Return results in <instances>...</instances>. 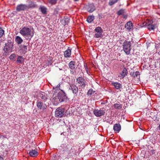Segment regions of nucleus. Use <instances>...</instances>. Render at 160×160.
<instances>
[{"label":"nucleus","instance_id":"nucleus-27","mask_svg":"<svg viewBox=\"0 0 160 160\" xmlns=\"http://www.w3.org/2000/svg\"><path fill=\"white\" fill-rule=\"evenodd\" d=\"M149 30H153L156 28V24H151L147 26Z\"/></svg>","mask_w":160,"mask_h":160},{"label":"nucleus","instance_id":"nucleus-29","mask_svg":"<svg viewBox=\"0 0 160 160\" xmlns=\"http://www.w3.org/2000/svg\"><path fill=\"white\" fill-rule=\"evenodd\" d=\"M57 1L58 0H48V2L52 5H55L57 3Z\"/></svg>","mask_w":160,"mask_h":160},{"label":"nucleus","instance_id":"nucleus-24","mask_svg":"<svg viewBox=\"0 0 160 160\" xmlns=\"http://www.w3.org/2000/svg\"><path fill=\"white\" fill-rule=\"evenodd\" d=\"M153 22V21L151 19H147L145 22L146 24L145 25H146L147 26L149 25L152 24Z\"/></svg>","mask_w":160,"mask_h":160},{"label":"nucleus","instance_id":"nucleus-30","mask_svg":"<svg viewBox=\"0 0 160 160\" xmlns=\"http://www.w3.org/2000/svg\"><path fill=\"white\" fill-rule=\"evenodd\" d=\"M95 30L96 32H100L101 33H102V28L100 27H97Z\"/></svg>","mask_w":160,"mask_h":160},{"label":"nucleus","instance_id":"nucleus-8","mask_svg":"<svg viewBox=\"0 0 160 160\" xmlns=\"http://www.w3.org/2000/svg\"><path fill=\"white\" fill-rule=\"evenodd\" d=\"M37 105L38 108L43 110H45L47 107L46 104L44 103L43 101L40 100L37 101Z\"/></svg>","mask_w":160,"mask_h":160},{"label":"nucleus","instance_id":"nucleus-13","mask_svg":"<svg viewBox=\"0 0 160 160\" xmlns=\"http://www.w3.org/2000/svg\"><path fill=\"white\" fill-rule=\"evenodd\" d=\"M125 27L129 31H132L133 29L132 23L131 21L128 22L125 25Z\"/></svg>","mask_w":160,"mask_h":160},{"label":"nucleus","instance_id":"nucleus-16","mask_svg":"<svg viewBox=\"0 0 160 160\" xmlns=\"http://www.w3.org/2000/svg\"><path fill=\"white\" fill-rule=\"evenodd\" d=\"M128 74V72L127 71V69L126 68H123L122 71L120 73L121 76H120V77L123 78L126 76Z\"/></svg>","mask_w":160,"mask_h":160},{"label":"nucleus","instance_id":"nucleus-5","mask_svg":"<svg viewBox=\"0 0 160 160\" xmlns=\"http://www.w3.org/2000/svg\"><path fill=\"white\" fill-rule=\"evenodd\" d=\"M71 146L69 145H66L64 144H62L60 149L62 150L63 153L65 152H67L68 154L71 153V149H72Z\"/></svg>","mask_w":160,"mask_h":160},{"label":"nucleus","instance_id":"nucleus-47","mask_svg":"<svg viewBox=\"0 0 160 160\" xmlns=\"http://www.w3.org/2000/svg\"><path fill=\"white\" fill-rule=\"evenodd\" d=\"M75 1H78V0H74Z\"/></svg>","mask_w":160,"mask_h":160},{"label":"nucleus","instance_id":"nucleus-19","mask_svg":"<svg viewBox=\"0 0 160 160\" xmlns=\"http://www.w3.org/2000/svg\"><path fill=\"white\" fill-rule=\"evenodd\" d=\"M52 102L53 104L55 105H57L58 103L61 102L58 96L55 97L53 98Z\"/></svg>","mask_w":160,"mask_h":160},{"label":"nucleus","instance_id":"nucleus-34","mask_svg":"<svg viewBox=\"0 0 160 160\" xmlns=\"http://www.w3.org/2000/svg\"><path fill=\"white\" fill-rule=\"evenodd\" d=\"M97 32V33L95 34V36L96 38H99L102 37V33L98 32Z\"/></svg>","mask_w":160,"mask_h":160},{"label":"nucleus","instance_id":"nucleus-35","mask_svg":"<svg viewBox=\"0 0 160 160\" xmlns=\"http://www.w3.org/2000/svg\"><path fill=\"white\" fill-rule=\"evenodd\" d=\"M4 32V31L2 29L0 28V38L1 37Z\"/></svg>","mask_w":160,"mask_h":160},{"label":"nucleus","instance_id":"nucleus-33","mask_svg":"<svg viewBox=\"0 0 160 160\" xmlns=\"http://www.w3.org/2000/svg\"><path fill=\"white\" fill-rule=\"evenodd\" d=\"M124 12V9H121L117 12L118 15L119 16L123 14Z\"/></svg>","mask_w":160,"mask_h":160},{"label":"nucleus","instance_id":"nucleus-48","mask_svg":"<svg viewBox=\"0 0 160 160\" xmlns=\"http://www.w3.org/2000/svg\"><path fill=\"white\" fill-rule=\"evenodd\" d=\"M49 64H50L49 63H48V65Z\"/></svg>","mask_w":160,"mask_h":160},{"label":"nucleus","instance_id":"nucleus-38","mask_svg":"<svg viewBox=\"0 0 160 160\" xmlns=\"http://www.w3.org/2000/svg\"><path fill=\"white\" fill-rule=\"evenodd\" d=\"M71 73L73 75H75L76 74V72L75 71V69H71Z\"/></svg>","mask_w":160,"mask_h":160},{"label":"nucleus","instance_id":"nucleus-3","mask_svg":"<svg viewBox=\"0 0 160 160\" xmlns=\"http://www.w3.org/2000/svg\"><path fill=\"white\" fill-rule=\"evenodd\" d=\"M65 110L64 108H57L55 112V116L58 118L62 117L64 114Z\"/></svg>","mask_w":160,"mask_h":160},{"label":"nucleus","instance_id":"nucleus-36","mask_svg":"<svg viewBox=\"0 0 160 160\" xmlns=\"http://www.w3.org/2000/svg\"><path fill=\"white\" fill-rule=\"evenodd\" d=\"M16 56L15 54H11L9 57L10 59L11 60H12L16 57Z\"/></svg>","mask_w":160,"mask_h":160},{"label":"nucleus","instance_id":"nucleus-32","mask_svg":"<svg viewBox=\"0 0 160 160\" xmlns=\"http://www.w3.org/2000/svg\"><path fill=\"white\" fill-rule=\"evenodd\" d=\"M95 92V91H93L92 90L90 89L88 90L87 92V94L88 96H91L93 93H94Z\"/></svg>","mask_w":160,"mask_h":160},{"label":"nucleus","instance_id":"nucleus-41","mask_svg":"<svg viewBox=\"0 0 160 160\" xmlns=\"http://www.w3.org/2000/svg\"><path fill=\"white\" fill-rule=\"evenodd\" d=\"M23 41H17V43L18 44H21Z\"/></svg>","mask_w":160,"mask_h":160},{"label":"nucleus","instance_id":"nucleus-25","mask_svg":"<svg viewBox=\"0 0 160 160\" xmlns=\"http://www.w3.org/2000/svg\"><path fill=\"white\" fill-rule=\"evenodd\" d=\"M122 105L119 103H115L113 105V107L116 109H119L122 108Z\"/></svg>","mask_w":160,"mask_h":160},{"label":"nucleus","instance_id":"nucleus-45","mask_svg":"<svg viewBox=\"0 0 160 160\" xmlns=\"http://www.w3.org/2000/svg\"><path fill=\"white\" fill-rule=\"evenodd\" d=\"M4 159L2 157L0 156V160H3Z\"/></svg>","mask_w":160,"mask_h":160},{"label":"nucleus","instance_id":"nucleus-20","mask_svg":"<svg viewBox=\"0 0 160 160\" xmlns=\"http://www.w3.org/2000/svg\"><path fill=\"white\" fill-rule=\"evenodd\" d=\"M29 5H27V9H28L30 8H34L37 7V5L35 4L34 2L32 1H30L29 2Z\"/></svg>","mask_w":160,"mask_h":160},{"label":"nucleus","instance_id":"nucleus-15","mask_svg":"<svg viewBox=\"0 0 160 160\" xmlns=\"http://www.w3.org/2000/svg\"><path fill=\"white\" fill-rule=\"evenodd\" d=\"M39 9L43 14L46 15L47 14V8L45 6H40Z\"/></svg>","mask_w":160,"mask_h":160},{"label":"nucleus","instance_id":"nucleus-9","mask_svg":"<svg viewBox=\"0 0 160 160\" xmlns=\"http://www.w3.org/2000/svg\"><path fill=\"white\" fill-rule=\"evenodd\" d=\"M27 7V5L21 4L17 5L16 8V10L17 12H18L21 11H24L28 9Z\"/></svg>","mask_w":160,"mask_h":160},{"label":"nucleus","instance_id":"nucleus-40","mask_svg":"<svg viewBox=\"0 0 160 160\" xmlns=\"http://www.w3.org/2000/svg\"><path fill=\"white\" fill-rule=\"evenodd\" d=\"M15 40H22V39L19 36H17Z\"/></svg>","mask_w":160,"mask_h":160},{"label":"nucleus","instance_id":"nucleus-18","mask_svg":"<svg viewBox=\"0 0 160 160\" xmlns=\"http://www.w3.org/2000/svg\"><path fill=\"white\" fill-rule=\"evenodd\" d=\"M121 129V126L119 123L115 124L113 126V130L115 131L118 132Z\"/></svg>","mask_w":160,"mask_h":160},{"label":"nucleus","instance_id":"nucleus-28","mask_svg":"<svg viewBox=\"0 0 160 160\" xmlns=\"http://www.w3.org/2000/svg\"><path fill=\"white\" fill-rule=\"evenodd\" d=\"M118 0H110L108 4L110 6H112L116 3Z\"/></svg>","mask_w":160,"mask_h":160},{"label":"nucleus","instance_id":"nucleus-26","mask_svg":"<svg viewBox=\"0 0 160 160\" xmlns=\"http://www.w3.org/2000/svg\"><path fill=\"white\" fill-rule=\"evenodd\" d=\"M94 16H88L87 19V21L89 23H91L94 20Z\"/></svg>","mask_w":160,"mask_h":160},{"label":"nucleus","instance_id":"nucleus-6","mask_svg":"<svg viewBox=\"0 0 160 160\" xmlns=\"http://www.w3.org/2000/svg\"><path fill=\"white\" fill-rule=\"evenodd\" d=\"M76 80L79 87H81L82 88H84L85 87L86 82L83 78L79 77L77 78Z\"/></svg>","mask_w":160,"mask_h":160},{"label":"nucleus","instance_id":"nucleus-21","mask_svg":"<svg viewBox=\"0 0 160 160\" xmlns=\"http://www.w3.org/2000/svg\"><path fill=\"white\" fill-rule=\"evenodd\" d=\"M29 154L30 156L33 157L37 156L38 155L37 151L34 150L29 151Z\"/></svg>","mask_w":160,"mask_h":160},{"label":"nucleus","instance_id":"nucleus-12","mask_svg":"<svg viewBox=\"0 0 160 160\" xmlns=\"http://www.w3.org/2000/svg\"><path fill=\"white\" fill-rule=\"evenodd\" d=\"M69 89L72 90L74 94H77L78 92V88L77 87L73 84H70Z\"/></svg>","mask_w":160,"mask_h":160},{"label":"nucleus","instance_id":"nucleus-11","mask_svg":"<svg viewBox=\"0 0 160 160\" xmlns=\"http://www.w3.org/2000/svg\"><path fill=\"white\" fill-rule=\"evenodd\" d=\"M12 46V45L11 43L9 44H8V43H5V48L4 49V50L5 51V52L3 53V55L4 56H7L8 54L7 51L10 50Z\"/></svg>","mask_w":160,"mask_h":160},{"label":"nucleus","instance_id":"nucleus-17","mask_svg":"<svg viewBox=\"0 0 160 160\" xmlns=\"http://www.w3.org/2000/svg\"><path fill=\"white\" fill-rule=\"evenodd\" d=\"M111 85L114 86L115 88L117 89L120 88L122 86V84L118 82H113L111 83Z\"/></svg>","mask_w":160,"mask_h":160},{"label":"nucleus","instance_id":"nucleus-46","mask_svg":"<svg viewBox=\"0 0 160 160\" xmlns=\"http://www.w3.org/2000/svg\"><path fill=\"white\" fill-rule=\"evenodd\" d=\"M159 130H160V123L158 127Z\"/></svg>","mask_w":160,"mask_h":160},{"label":"nucleus","instance_id":"nucleus-4","mask_svg":"<svg viewBox=\"0 0 160 160\" xmlns=\"http://www.w3.org/2000/svg\"><path fill=\"white\" fill-rule=\"evenodd\" d=\"M105 109L104 108L100 109H95L93 111V113L97 117H100L104 115L105 113Z\"/></svg>","mask_w":160,"mask_h":160},{"label":"nucleus","instance_id":"nucleus-44","mask_svg":"<svg viewBox=\"0 0 160 160\" xmlns=\"http://www.w3.org/2000/svg\"><path fill=\"white\" fill-rule=\"evenodd\" d=\"M123 18H126L127 17V16L124 15H123Z\"/></svg>","mask_w":160,"mask_h":160},{"label":"nucleus","instance_id":"nucleus-14","mask_svg":"<svg viewBox=\"0 0 160 160\" xmlns=\"http://www.w3.org/2000/svg\"><path fill=\"white\" fill-rule=\"evenodd\" d=\"M72 49L70 47H68V49L64 52V55L66 58L70 57L71 55Z\"/></svg>","mask_w":160,"mask_h":160},{"label":"nucleus","instance_id":"nucleus-2","mask_svg":"<svg viewBox=\"0 0 160 160\" xmlns=\"http://www.w3.org/2000/svg\"><path fill=\"white\" fill-rule=\"evenodd\" d=\"M131 42L130 41H125L123 43V48L125 53L128 55L130 53L131 49Z\"/></svg>","mask_w":160,"mask_h":160},{"label":"nucleus","instance_id":"nucleus-39","mask_svg":"<svg viewBox=\"0 0 160 160\" xmlns=\"http://www.w3.org/2000/svg\"><path fill=\"white\" fill-rule=\"evenodd\" d=\"M41 98L42 100L43 101L47 99V97L45 95H42V96H41Z\"/></svg>","mask_w":160,"mask_h":160},{"label":"nucleus","instance_id":"nucleus-10","mask_svg":"<svg viewBox=\"0 0 160 160\" xmlns=\"http://www.w3.org/2000/svg\"><path fill=\"white\" fill-rule=\"evenodd\" d=\"M86 9L88 12H92L95 10V7L93 4L90 3L86 6Z\"/></svg>","mask_w":160,"mask_h":160},{"label":"nucleus","instance_id":"nucleus-22","mask_svg":"<svg viewBox=\"0 0 160 160\" xmlns=\"http://www.w3.org/2000/svg\"><path fill=\"white\" fill-rule=\"evenodd\" d=\"M68 66L71 69H75L76 67L75 62L73 61H71L68 64Z\"/></svg>","mask_w":160,"mask_h":160},{"label":"nucleus","instance_id":"nucleus-1","mask_svg":"<svg viewBox=\"0 0 160 160\" xmlns=\"http://www.w3.org/2000/svg\"><path fill=\"white\" fill-rule=\"evenodd\" d=\"M33 31L31 32V30L28 28L24 27L20 31V33L22 35L28 37V39H30L33 37L34 34Z\"/></svg>","mask_w":160,"mask_h":160},{"label":"nucleus","instance_id":"nucleus-37","mask_svg":"<svg viewBox=\"0 0 160 160\" xmlns=\"http://www.w3.org/2000/svg\"><path fill=\"white\" fill-rule=\"evenodd\" d=\"M23 48H24V51H23V53H24L26 52L27 51V45H23Z\"/></svg>","mask_w":160,"mask_h":160},{"label":"nucleus","instance_id":"nucleus-31","mask_svg":"<svg viewBox=\"0 0 160 160\" xmlns=\"http://www.w3.org/2000/svg\"><path fill=\"white\" fill-rule=\"evenodd\" d=\"M140 75L139 72L138 71L133 72L132 74V76L134 78L137 77Z\"/></svg>","mask_w":160,"mask_h":160},{"label":"nucleus","instance_id":"nucleus-7","mask_svg":"<svg viewBox=\"0 0 160 160\" xmlns=\"http://www.w3.org/2000/svg\"><path fill=\"white\" fill-rule=\"evenodd\" d=\"M58 97L61 102L65 101L67 99V97L66 94L62 91H61L58 93Z\"/></svg>","mask_w":160,"mask_h":160},{"label":"nucleus","instance_id":"nucleus-42","mask_svg":"<svg viewBox=\"0 0 160 160\" xmlns=\"http://www.w3.org/2000/svg\"><path fill=\"white\" fill-rule=\"evenodd\" d=\"M84 66L85 68V70L88 73V68H87V66H86V65H84Z\"/></svg>","mask_w":160,"mask_h":160},{"label":"nucleus","instance_id":"nucleus-43","mask_svg":"<svg viewBox=\"0 0 160 160\" xmlns=\"http://www.w3.org/2000/svg\"><path fill=\"white\" fill-rule=\"evenodd\" d=\"M154 150H152L150 151V152H151V153H152V154H153L154 153Z\"/></svg>","mask_w":160,"mask_h":160},{"label":"nucleus","instance_id":"nucleus-23","mask_svg":"<svg viewBox=\"0 0 160 160\" xmlns=\"http://www.w3.org/2000/svg\"><path fill=\"white\" fill-rule=\"evenodd\" d=\"M24 61V58L22 56H18L17 62L20 63H22Z\"/></svg>","mask_w":160,"mask_h":160}]
</instances>
